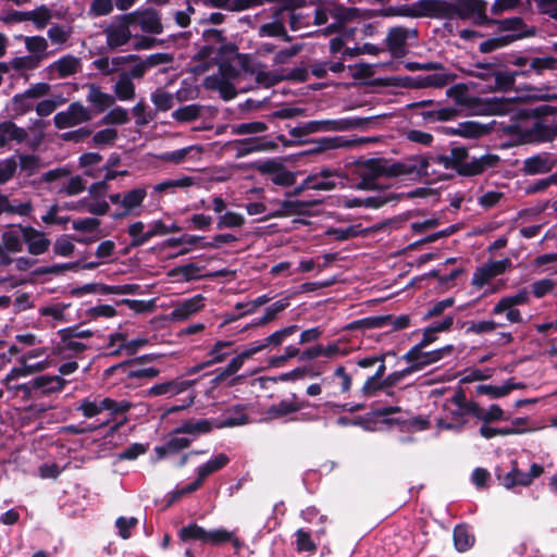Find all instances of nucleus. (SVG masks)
I'll list each match as a JSON object with an SVG mask.
<instances>
[{
	"label": "nucleus",
	"instance_id": "40",
	"mask_svg": "<svg viewBox=\"0 0 557 557\" xmlns=\"http://www.w3.org/2000/svg\"><path fill=\"white\" fill-rule=\"evenodd\" d=\"M65 381L60 376L42 375L34 380L33 386L41 388L45 393H53L63 388Z\"/></svg>",
	"mask_w": 557,
	"mask_h": 557
},
{
	"label": "nucleus",
	"instance_id": "29",
	"mask_svg": "<svg viewBox=\"0 0 557 557\" xmlns=\"http://www.w3.org/2000/svg\"><path fill=\"white\" fill-rule=\"evenodd\" d=\"M87 101L91 103L98 111H104L114 104L115 97L103 92L97 85L89 84L87 85Z\"/></svg>",
	"mask_w": 557,
	"mask_h": 557
},
{
	"label": "nucleus",
	"instance_id": "4",
	"mask_svg": "<svg viewBox=\"0 0 557 557\" xmlns=\"http://www.w3.org/2000/svg\"><path fill=\"white\" fill-rule=\"evenodd\" d=\"M487 3L484 0H437V18L470 20L475 25H490L493 20L486 14Z\"/></svg>",
	"mask_w": 557,
	"mask_h": 557
},
{
	"label": "nucleus",
	"instance_id": "62",
	"mask_svg": "<svg viewBox=\"0 0 557 557\" xmlns=\"http://www.w3.org/2000/svg\"><path fill=\"white\" fill-rule=\"evenodd\" d=\"M298 330L297 325H290L280 331L274 332L270 336L263 339L265 348L270 345L280 346L284 338L293 335Z\"/></svg>",
	"mask_w": 557,
	"mask_h": 557
},
{
	"label": "nucleus",
	"instance_id": "63",
	"mask_svg": "<svg viewBox=\"0 0 557 557\" xmlns=\"http://www.w3.org/2000/svg\"><path fill=\"white\" fill-rule=\"evenodd\" d=\"M309 131L317 132H341L339 120H323L308 122Z\"/></svg>",
	"mask_w": 557,
	"mask_h": 557
},
{
	"label": "nucleus",
	"instance_id": "26",
	"mask_svg": "<svg viewBox=\"0 0 557 557\" xmlns=\"http://www.w3.org/2000/svg\"><path fill=\"white\" fill-rule=\"evenodd\" d=\"M302 3L304 0H287L284 2L283 7H286V21L293 32H300L310 26V22L307 16L292 10L293 7H300Z\"/></svg>",
	"mask_w": 557,
	"mask_h": 557
},
{
	"label": "nucleus",
	"instance_id": "6",
	"mask_svg": "<svg viewBox=\"0 0 557 557\" xmlns=\"http://www.w3.org/2000/svg\"><path fill=\"white\" fill-rule=\"evenodd\" d=\"M234 62L237 63L246 74L253 76L257 84L265 88L293 77L289 73L268 71L263 63L253 61L248 54L237 53L236 57H234Z\"/></svg>",
	"mask_w": 557,
	"mask_h": 557
},
{
	"label": "nucleus",
	"instance_id": "11",
	"mask_svg": "<svg viewBox=\"0 0 557 557\" xmlns=\"http://www.w3.org/2000/svg\"><path fill=\"white\" fill-rule=\"evenodd\" d=\"M92 119L89 109L81 102H72L65 111L57 113L53 122L57 128L64 129L88 122Z\"/></svg>",
	"mask_w": 557,
	"mask_h": 557
},
{
	"label": "nucleus",
	"instance_id": "14",
	"mask_svg": "<svg viewBox=\"0 0 557 557\" xmlns=\"http://www.w3.org/2000/svg\"><path fill=\"white\" fill-rule=\"evenodd\" d=\"M524 143L552 141L557 137V117L550 123L536 121L527 129L521 131Z\"/></svg>",
	"mask_w": 557,
	"mask_h": 557
},
{
	"label": "nucleus",
	"instance_id": "1",
	"mask_svg": "<svg viewBox=\"0 0 557 557\" xmlns=\"http://www.w3.org/2000/svg\"><path fill=\"white\" fill-rule=\"evenodd\" d=\"M428 159L408 158L399 162H391L384 158H372L358 162V172L364 173L368 180L374 183L380 177H398V176H429Z\"/></svg>",
	"mask_w": 557,
	"mask_h": 557
},
{
	"label": "nucleus",
	"instance_id": "55",
	"mask_svg": "<svg viewBox=\"0 0 557 557\" xmlns=\"http://www.w3.org/2000/svg\"><path fill=\"white\" fill-rule=\"evenodd\" d=\"M47 35L52 44L64 45L70 39L72 29L71 27L54 24L48 29Z\"/></svg>",
	"mask_w": 557,
	"mask_h": 557
},
{
	"label": "nucleus",
	"instance_id": "56",
	"mask_svg": "<svg viewBox=\"0 0 557 557\" xmlns=\"http://www.w3.org/2000/svg\"><path fill=\"white\" fill-rule=\"evenodd\" d=\"M267 129V124L260 121L242 123L232 126V133L235 135L258 134L265 132Z\"/></svg>",
	"mask_w": 557,
	"mask_h": 557
},
{
	"label": "nucleus",
	"instance_id": "44",
	"mask_svg": "<svg viewBox=\"0 0 557 557\" xmlns=\"http://www.w3.org/2000/svg\"><path fill=\"white\" fill-rule=\"evenodd\" d=\"M531 483L530 475L516 467L502 479V484L506 488H512L516 485L528 486Z\"/></svg>",
	"mask_w": 557,
	"mask_h": 557
},
{
	"label": "nucleus",
	"instance_id": "22",
	"mask_svg": "<svg viewBox=\"0 0 557 557\" xmlns=\"http://www.w3.org/2000/svg\"><path fill=\"white\" fill-rule=\"evenodd\" d=\"M555 161L548 154H536L523 161L521 171L527 175L545 174L553 170Z\"/></svg>",
	"mask_w": 557,
	"mask_h": 557
},
{
	"label": "nucleus",
	"instance_id": "50",
	"mask_svg": "<svg viewBox=\"0 0 557 557\" xmlns=\"http://www.w3.org/2000/svg\"><path fill=\"white\" fill-rule=\"evenodd\" d=\"M376 119L377 116L341 119V132L350 131L355 128L364 129L372 125L376 121Z\"/></svg>",
	"mask_w": 557,
	"mask_h": 557
},
{
	"label": "nucleus",
	"instance_id": "15",
	"mask_svg": "<svg viewBox=\"0 0 557 557\" xmlns=\"http://www.w3.org/2000/svg\"><path fill=\"white\" fill-rule=\"evenodd\" d=\"M286 7L276 9L272 14V21L264 23L259 27L260 37H280L284 41H292V37L287 34L286 27Z\"/></svg>",
	"mask_w": 557,
	"mask_h": 557
},
{
	"label": "nucleus",
	"instance_id": "30",
	"mask_svg": "<svg viewBox=\"0 0 557 557\" xmlns=\"http://www.w3.org/2000/svg\"><path fill=\"white\" fill-rule=\"evenodd\" d=\"M205 298L201 295H197L191 297L182 304L177 305L171 315L174 320H185L189 318L191 314L196 313L203 307Z\"/></svg>",
	"mask_w": 557,
	"mask_h": 557
},
{
	"label": "nucleus",
	"instance_id": "58",
	"mask_svg": "<svg viewBox=\"0 0 557 557\" xmlns=\"http://www.w3.org/2000/svg\"><path fill=\"white\" fill-rule=\"evenodd\" d=\"M287 307V302L276 301L267 308L264 314L253 323L255 326H263L272 322L276 315Z\"/></svg>",
	"mask_w": 557,
	"mask_h": 557
},
{
	"label": "nucleus",
	"instance_id": "60",
	"mask_svg": "<svg viewBox=\"0 0 557 557\" xmlns=\"http://www.w3.org/2000/svg\"><path fill=\"white\" fill-rule=\"evenodd\" d=\"M206 536L207 531L197 524H189L182 528L180 531V537L182 541L199 540L206 543Z\"/></svg>",
	"mask_w": 557,
	"mask_h": 557
},
{
	"label": "nucleus",
	"instance_id": "5",
	"mask_svg": "<svg viewBox=\"0 0 557 557\" xmlns=\"http://www.w3.org/2000/svg\"><path fill=\"white\" fill-rule=\"evenodd\" d=\"M467 73L471 77L486 82L491 91L508 90L515 85V73L504 71L497 59L493 62H476Z\"/></svg>",
	"mask_w": 557,
	"mask_h": 557
},
{
	"label": "nucleus",
	"instance_id": "37",
	"mask_svg": "<svg viewBox=\"0 0 557 557\" xmlns=\"http://www.w3.org/2000/svg\"><path fill=\"white\" fill-rule=\"evenodd\" d=\"M190 441L186 437L173 436L163 446L157 447L158 458L162 459L169 454H176L189 446Z\"/></svg>",
	"mask_w": 557,
	"mask_h": 557
},
{
	"label": "nucleus",
	"instance_id": "61",
	"mask_svg": "<svg viewBox=\"0 0 557 557\" xmlns=\"http://www.w3.org/2000/svg\"><path fill=\"white\" fill-rule=\"evenodd\" d=\"M114 0H91L89 14L94 16H104L113 12Z\"/></svg>",
	"mask_w": 557,
	"mask_h": 557
},
{
	"label": "nucleus",
	"instance_id": "16",
	"mask_svg": "<svg viewBox=\"0 0 557 557\" xmlns=\"http://www.w3.org/2000/svg\"><path fill=\"white\" fill-rule=\"evenodd\" d=\"M139 59L138 54H127L120 57H102L96 59L92 62L95 69L100 71L103 75L109 76L113 74H119L124 70L126 64L133 63Z\"/></svg>",
	"mask_w": 557,
	"mask_h": 557
},
{
	"label": "nucleus",
	"instance_id": "64",
	"mask_svg": "<svg viewBox=\"0 0 557 557\" xmlns=\"http://www.w3.org/2000/svg\"><path fill=\"white\" fill-rule=\"evenodd\" d=\"M245 222V219L243 215L228 211L225 214L221 215L218 221V228H224V227H240Z\"/></svg>",
	"mask_w": 557,
	"mask_h": 557
},
{
	"label": "nucleus",
	"instance_id": "41",
	"mask_svg": "<svg viewBox=\"0 0 557 557\" xmlns=\"http://www.w3.org/2000/svg\"><path fill=\"white\" fill-rule=\"evenodd\" d=\"M34 355L29 352L27 356H25L22 360L23 366L20 368H14L11 370V372L8 374L7 380H15L20 376H26L28 374H33L39 371H42L45 369V363L39 362L36 364H28L27 359L33 357Z\"/></svg>",
	"mask_w": 557,
	"mask_h": 557
},
{
	"label": "nucleus",
	"instance_id": "53",
	"mask_svg": "<svg viewBox=\"0 0 557 557\" xmlns=\"http://www.w3.org/2000/svg\"><path fill=\"white\" fill-rule=\"evenodd\" d=\"M65 98L61 95H57L53 98L41 100L36 106V113L39 116H48L50 115L57 107L65 103Z\"/></svg>",
	"mask_w": 557,
	"mask_h": 557
},
{
	"label": "nucleus",
	"instance_id": "49",
	"mask_svg": "<svg viewBox=\"0 0 557 557\" xmlns=\"http://www.w3.org/2000/svg\"><path fill=\"white\" fill-rule=\"evenodd\" d=\"M487 132L486 127L478 122L468 121L460 123L455 131L458 134L468 138H478Z\"/></svg>",
	"mask_w": 557,
	"mask_h": 557
},
{
	"label": "nucleus",
	"instance_id": "38",
	"mask_svg": "<svg viewBox=\"0 0 557 557\" xmlns=\"http://www.w3.org/2000/svg\"><path fill=\"white\" fill-rule=\"evenodd\" d=\"M139 286L134 284H127V285H119V286H108L103 284H92V285H86L85 289L91 290V292H100L102 294H135L138 290Z\"/></svg>",
	"mask_w": 557,
	"mask_h": 557
},
{
	"label": "nucleus",
	"instance_id": "12",
	"mask_svg": "<svg viewBox=\"0 0 557 557\" xmlns=\"http://www.w3.org/2000/svg\"><path fill=\"white\" fill-rule=\"evenodd\" d=\"M131 23L120 15L115 23L109 24L104 29L106 44L109 50L115 51L119 48L127 45L132 39Z\"/></svg>",
	"mask_w": 557,
	"mask_h": 557
},
{
	"label": "nucleus",
	"instance_id": "20",
	"mask_svg": "<svg viewBox=\"0 0 557 557\" xmlns=\"http://www.w3.org/2000/svg\"><path fill=\"white\" fill-rule=\"evenodd\" d=\"M24 244L30 255L39 256L45 253L50 246V240L45 234L32 226H24Z\"/></svg>",
	"mask_w": 557,
	"mask_h": 557
},
{
	"label": "nucleus",
	"instance_id": "2",
	"mask_svg": "<svg viewBox=\"0 0 557 557\" xmlns=\"http://www.w3.org/2000/svg\"><path fill=\"white\" fill-rule=\"evenodd\" d=\"M414 158L428 159V168L431 163H436L447 170H455L462 176L479 175L486 169L494 168L499 162V157L496 154H484L469 162V152L465 147H454L450 149L449 154L436 157L416 156Z\"/></svg>",
	"mask_w": 557,
	"mask_h": 557
},
{
	"label": "nucleus",
	"instance_id": "45",
	"mask_svg": "<svg viewBox=\"0 0 557 557\" xmlns=\"http://www.w3.org/2000/svg\"><path fill=\"white\" fill-rule=\"evenodd\" d=\"M228 462V457L225 454H219L213 459L209 460L203 466L199 467L197 472L200 479L205 480L211 473L222 469Z\"/></svg>",
	"mask_w": 557,
	"mask_h": 557
},
{
	"label": "nucleus",
	"instance_id": "24",
	"mask_svg": "<svg viewBox=\"0 0 557 557\" xmlns=\"http://www.w3.org/2000/svg\"><path fill=\"white\" fill-rule=\"evenodd\" d=\"M81 59L72 54L62 57L53 62L49 69L51 72L57 73L60 78L72 76L81 70Z\"/></svg>",
	"mask_w": 557,
	"mask_h": 557
},
{
	"label": "nucleus",
	"instance_id": "42",
	"mask_svg": "<svg viewBox=\"0 0 557 557\" xmlns=\"http://www.w3.org/2000/svg\"><path fill=\"white\" fill-rule=\"evenodd\" d=\"M202 112V106L200 104H188L175 110L172 113V117L177 122H193L197 120Z\"/></svg>",
	"mask_w": 557,
	"mask_h": 557
},
{
	"label": "nucleus",
	"instance_id": "57",
	"mask_svg": "<svg viewBox=\"0 0 557 557\" xmlns=\"http://www.w3.org/2000/svg\"><path fill=\"white\" fill-rule=\"evenodd\" d=\"M174 96L168 91L157 89L151 95V101L160 111H168L173 107Z\"/></svg>",
	"mask_w": 557,
	"mask_h": 557
},
{
	"label": "nucleus",
	"instance_id": "7",
	"mask_svg": "<svg viewBox=\"0 0 557 557\" xmlns=\"http://www.w3.org/2000/svg\"><path fill=\"white\" fill-rule=\"evenodd\" d=\"M437 0H418L410 4L389 5L377 11L382 17L437 18Z\"/></svg>",
	"mask_w": 557,
	"mask_h": 557
},
{
	"label": "nucleus",
	"instance_id": "8",
	"mask_svg": "<svg viewBox=\"0 0 557 557\" xmlns=\"http://www.w3.org/2000/svg\"><path fill=\"white\" fill-rule=\"evenodd\" d=\"M123 18L131 25H138L146 34L160 35L164 30L161 13L152 8L123 14Z\"/></svg>",
	"mask_w": 557,
	"mask_h": 557
},
{
	"label": "nucleus",
	"instance_id": "36",
	"mask_svg": "<svg viewBox=\"0 0 557 557\" xmlns=\"http://www.w3.org/2000/svg\"><path fill=\"white\" fill-rule=\"evenodd\" d=\"M14 157H17V170L27 176L36 174L41 168L40 160L35 154L15 153Z\"/></svg>",
	"mask_w": 557,
	"mask_h": 557
},
{
	"label": "nucleus",
	"instance_id": "43",
	"mask_svg": "<svg viewBox=\"0 0 557 557\" xmlns=\"http://www.w3.org/2000/svg\"><path fill=\"white\" fill-rule=\"evenodd\" d=\"M191 152H196L197 156H200L202 152V147L200 146H189L183 149H178L176 151L166 152L160 156V159L164 162H171L174 164L182 163Z\"/></svg>",
	"mask_w": 557,
	"mask_h": 557
},
{
	"label": "nucleus",
	"instance_id": "59",
	"mask_svg": "<svg viewBox=\"0 0 557 557\" xmlns=\"http://www.w3.org/2000/svg\"><path fill=\"white\" fill-rule=\"evenodd\" d=\"M200 268L195 263H188L182 267L174 268L170 271V276H183L185 281H190L200 277Z\"/></svg>",
	"mask_w": 557,
	"mask_h": 557
},
{
	"label": "nucleus",
	"instance_id": "19",
	"mask_svg": "<svg viewBox=\"0 0 557 557\" xmlns=\"http://www.w3.org/2000/svg\"><path fill=\"white\" fill-rule=\"evenodd\" d=\"M24 226L22 224L12 225L7 228L0 237V249L18 253L24 248Z\"/></svg>",
	"mask_w": 557,
	"mask_h": 557
},
{
	"label": "nucleus",
	"instance_id": "31",
	"mask_svg": "<svg viewBox=\"0 0 557 557\" xmlns=\"http://www.w3.org/2000/svg\"><path fill=\"white\" fill-rule=\"evenodd\" d=\"M321 203L320 200H284L280 202L281 209L275 213L276 216H285L292 214H306L309 209Z\"/></svg>",
	"mask_w": 557,
	"mask_h": 557
},
{
	"label": "nucleus",
	"instance_id": "23",
	"mask_svg": "<svg viewBox=\"0 0 557 557\" xmlns=\"http://www.w3.org/2000/svg\"><path fill=\"white\" fill-rule=\"evenodd\" d=\"M455 74H449L442 71L425 76H418L411 81L410 86L412 88H442L455 81Z\"/></svg>",
	"mask_w": 557,
	"mask_h": 557
},
{
	"label": "nucleus",
	"instance_id": "54",
	"mask_svg": "<svg viewBox=\"0 0 557 557\" xmlns=\"http://www.w3.org/2000/svg\"><path fill=\"white\" fill-rule=\"evenodd\" d=\"M377 141L376 137H363L354 140L344 139L343 137H334L325 140L326 148L354 147L362 144Z\"/></svg>",
	"mask_w": 557,
	"mask_h": 557
},
{
	"label": "nucleus",
	"instance_id": "33",
	"mask_svg": "<svg viewBox=\"0 0 557 557\" xmlns=\"http://www.w3.org/2000/svg\"><path fill=\"white\" fill-rule=\"evenodd\" d=\"M212 430L211 421L207 419L189 420L174 430V434H190L194 436L209 433Z\"/></svg>",
	"mask_w": 557,
	"mask_h": 557
},
{
	"label": "nucleus",
	"instance_id": "25",
	"mask_svg": "<svg viewBox=\"0 0 557 557\" xmlns=\"http://www.w3.org/2000/svg\"><path fill=\"white\" fill-rule=\"evenodd\" d=\"M277 145L271 140L250 138L236 141L237 157H243L255 151L274 150Z\"/></svg>",
	"mask_w": 557,
	"mask_h": 557
},
{
	"label": "nucleus",
	"instance_id": "39",
	"mask_svg": "<svg viewBox=\"0 0 557 557\" xmlns=\"http://www.w3.org/2000/svg\"><path fill=\"white\" fill-rule=\"evenodd\" d=\"M515 106V100L509 98H492L485 101V109L487 113L499 115L506 114L511 111Z\"/></svg>",
	"mask_w": 557,
	"mask_h": 557
},
{
	"label": "nucleus",
	"instance_id": "34",
	"mask_svg": "<svg viewBox=\"0 0 557 557\" xmlns=\"http://www.w3.org/2000/svg\"><path fill=\"white\" fill-rule=\"evenodd\" d=\"M33 211V203L30 201L21 202L18 205H12L9 197L0 194V214H16L20 216H27Z\"/></svg>",
	"mask_w": 557,
	"mask_h": 557
},
{
	"label": "nucleus",
	"instance_id": "3",
	"mask_svg": "<svg viewBox=\"0 0 557 557\" xmlns=\"http://www.w3.org/2000/svg\"><path fill=\"white\" fill-rule=\"evenodd\" d=\"M362 13L355 7H346L336 1H320L313 16V25H326L323 35L330 36L338 33L348 23L360 20Z\"/></svg>",
	"mask_w": 557,
	"mask_h": 557
},
{
	"label": "nucleus",
	"instance_id": "47",
	"mask_svg": "<svg viewBox=\"0 0 557 557\" xmlns=\"http://www.w3.org/2000/svg\"><path fill=\"white\" fill-rule=\"evenodd\" d=\"M388 320H392V315H379L370 317L362 320L350 323L347 329H377L388 324Z\"/></svg>",
	"mask_w": 557,
	"mask_h": 557
},
{
	"label": "nucleus",
	"instance_id": "18",
	"mask_svg": "<svg viewBox=\"0 0 557 557\" xmlns=\"http://www.w3.org/2000/svg\"><path fill=\"white\" fill-rule=\"evenodd\" d=\"M509 265V260H498L493 261L490 263L484 264L483 267L479 268L472 277V284L476 287H482L484 284H486L491 278L503 274L507 267Z\"/></svg>",
	"mask_w": 557,
	"mask_h": 557
},
{
	"label": "nucleus",
	"instance_id": "51",
	"mask_svg": "<svg viewBox=\"0 0 557 557\" xmlns=\"http://www.w3.org/2000/svg\"><path fill=\"white\" fill-rule=\"evenodd\" d=\"M454 542L459 552H466L473 545L474 537L469 534L465 527L458 525L454 530Z\"/></svg>",
	"mask_w": 557,
	"mask_h": 557
},
{
	"label": "nucleus",
	"instance_id": "48",
	"mask_svg": "<svg viewBox=\"0 0 557 557\" xmlns=\"http://www.w3.org/2000/svg\"><path fill=\"white\" fill-rule=\"evenodd\" d=\"M17 157L14 154L0 161V185L7 184L17 173Z\"/></svg>",
	"mask_w": 557,
	"mask_h": 557
},
{
	"label": "nucleus",
	"instance_id": "32",
	"mask_svg": "<svg viewBox=\"0 0 557 557\" xmlns=\"http://www.w3.org/2000/svg\"><path fill=\"white\" fill-rule=\"evenodd\" d=\"M114 97L122 101L133 100L136 96V88L132 79L126 74L120 73L117 81L113 85Z\"/></svg>",
	"mask_w": 557,
	"mask_h": 557
},
{
	"label": "nucleus",
	"instance_id": "46",
	"mask_svg": "<svg viewBox=\"0 0 557 557\" xmlns=\"http://www.w3.org/2000/svg\"><path fill=\"white\" fill-rule=\"evenodd\" d=\"M388 320H392V315H379L370 317L362 320L350 323L347 329H377L388 324Z\"/></svg>",
	"mask_w": 557,
	"mask_h": 557
},
{
	"label": "nucleus",
	"instance_id": "9",
	"mask_svg": "<svg viewBox=\"0 0 557 557\" xmlns=\"http://www.w3.org/2000/svg\"><path fill=\"white\" fill-rule=\"evenodd\" d=\"M146 196L147 190L144 187L134 188L124 195L120 193L109 195V200L120 208L119 211L112 214L113 219H122L134 214L135 210L141 207Z\"/></svg>",
	"mask_w": 557,
	"mask_h": 557
},
{
	"label": "nucleus",
	"instance_id": "10",
	"mask_svg": "<svg viewBox=\"0 0 557 557\" xmlns=\"http://www.w3.org/2000/svg\"><path fill=\"white\" fill-rule=\"evenodd\" d=\"M418 29L414 27L395 26L388 29L385 45L394 58H403L407 54V41L418 38Z\"/></svg>",
	"mask_w": 557,
	"mask_h": 557
},
{
	"label": "nucleus",
	"instance_id": "52",
	"mask_svg": "<svg viewBox=\"0 0 557 557\" xmlns=\"http://www.w3.org/2000/svg\"><path fill=\"white\" fill-rule=\"evenodd\" d=\"M473 417L478 418L484 423H491L494 421L503 420L504 411L498 405H492L488 410H484L478 405V410H474Z\"/></svg>",
	"mask_w": 557,
	"mask_h": 557
},
{
	"label": "nucleus",
	"instance_id": "28",
	"mask_svg": "<svg viewBox=\"0 0 557 557\" xmlns=\"http://www.w3.org/2000/svg\"><path fill=\"white\" fill-rule=\"evenodd\" d=\"M194 384H195V381L173 380V381L164 382V383L157 384V385L152 386L148 391V395H150V396H161V395H165V394L177 395V394L188 389Z\"/></svg>",
	"mask_w": 557,
	"mask_h": 557
},
{
	"label": "nucleus",
	"instance_id": "27",
	"mask_svg": "<svg viewBox=\"0 0 557 557\" xmlns=\"http://www.w3.org/2000/svg\"><path fill=\"white\" fill-rule=\"evenodd\" d=\"M306 406V403L298 401L297 396L293 395L290 400H281L278 404L269 407L267 413L271 419H277L287 414L297 412Z\"/></svg>",
	"mask_w": 557,
	"mask_h": 557
},
{
	"label": "nucleus",
	"instance_id": "35",
	"mask_svg": "<svg viewBox=\"0 0 557 557\" xmlns=\"http://www.w3.org/2000/svg\"><path fill=\"white\" fill-rule=\"evenodd\" d=\"M529 292L523 288L520 289L517 294L510 295L507 297H503L493 308V314H500L504 313V311L509 308L510 306H519L527 304L529 301Z\"/></svg>",
	"mask_w": 557,
	"mask_h": 557
},
{
	"label": "nucleus",
	"instance_id": "13",
	"mask_svg": "<svg viewBox=\"0 0 557 557\" xmlns=\"http://www.w3.org/2000/svg\"><path fill=\"white\" fill-rule=\"evenodd\" d=\"M451 349L453 347L449 345L437 350L425 352L423 351V348L412 347L404 356V358L411 363V366L408 368L412 373L414 371L421 370L425 366L438 361L441 358H443L444 355L449 354Z\"/></svg>",
	"mask_w": 557,
	"mask_h": 557
},
{
	"label": "nucleus",
	"instance_id": "17",
	"mask_svg": "<svg viewBox=\"0 0 557 557\" xmlns=\"http://www.w3.org/2000/svg\"><path fill=\"white\" fill-rule=\"evenodd\" d=\"M28 139L26 128L18 126L11 120L0 122V149L8 147L11 143L21 145Z\"/></svg>",
	"mask_w": 557,
	"mask_h": 557
},
{
	"label": "nucleus",
	"instance_id": "21",
	"mask_svg": "<svg viewBox=\"0 0 557 557\" xmlns=\"http://www.w3.org/2000/svg\"><path fill=\"white\" fill-rule=\"evenodd\" d=\"M202 40L210 46H216L218 54L221 57L233 54L236 57L237 54V47L234 44H228L225 41L226 39L224 37L223 30L221 29H206L202 33Z\"/></svg>",
	"mask_w": 557,
	"mask_h": 557
}]
</instances>
